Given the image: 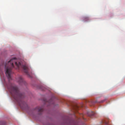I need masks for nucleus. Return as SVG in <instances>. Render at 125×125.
I'll return each mask as SVG.
<instances>
[{
  "label": "nucleus",
  "instance_id": "6",
  "mask_svg": "<svg viewBox=\"0 0 125 125\" xmlns=\"http://www.w3.org/2000/svg\"><path fill=\"white\" fill-rule=\"evenodd\" d=\"M105 100H106V99H105L104 100H102L101 101H99L98 100H97L96 101L94 102V103H103L104 102V101H105Z\"/></svg>",
  "mask_w": 125,
  "mask_h": 125
},
{
  "label": "nucleus",
  "instance_id": "3",
  "mask_svg": "<svg viewBox=\"0 0 125 125\" xmlns=\"http://www.w3.org/2000/svg\"><path fill=\"white\" fill-rule=\"evenodd\" d=\"M36 110L38 111L39 115L41 114L43 111V107L42 106L41 107H37L36 108Z\"/></svg>",
  "mask_w": 125,
  "mask_h": 125
},
{
  "label": "nucleus",
  "instance_id": "7",
  "mask_svg": "<svg viewBox=\"0 0 125 125\" xmlns=\"http://www.w3.org/2000/svg\"><path fill=\"white\" fill-rule=\"evenodd\" d=\"M0 125H6V122L5 121H0Z\"/></svg>",
  "mask_w": 125,
  "mask_h": 125
},
{
  "label": "nucleus",
  "instance_id": "4",
  "mask_svg": "<svg viewBox=\"0 0 125 125\" xmlns=\"http://www.w3.org/2000/svg\"><path fill=\"white\" fill-rule=\"evenodd\" d=\"M16 80L20 84L24 83V81L21 76H20Z\"/></svg>",
  "mask_w": 125,
  "mask_h": 125
},
{
  "label": "nucleus",
  "instance_id": "9",
  "mask_svg": "<svg viewBox=\"0 0 125 125\" xmlns=\"http://www.w3.org/2000/svg\"><path fill=\"white\" fill-rule=\"evenodd\" d=\"M94 103V102H93V101H91L89 103H91L92 104H93V103ZM89 104L90 105V106H92V104H90V103Z\"/></svg>",
  "mask_w": 125,
  "mask_h": 125
},
{
  "label": "nucleus",
  "instance_id": "5",
  "mask_svg": "<svg viewBox=\"0 0 125 125\" xmlns=\"http://www.w3.org/2000/svg\"><path fill=\"white\" fill-rule=\"evenodd\" d=\"M95 114V113L94 112L92 111L89 113L88 115L89 116L92 117V116L94 115Z\"/></svg>",
  "mask_w": 125,
  "mask_h": 125
},
{
  "label": "nucleus",
  "instance_id": "2",
  "mask_svg": "<svg viewBox=\"0 0 125 125\" xmlns=\"http://www.w3.org/2000/svg\"><path fill=\"white\" fill-rule=\"evenodd\" d=\"M15 62V65L17 66V68L20 69L22 68L24 72L29 77H30V75L29 73V69L26 66L22 65L21 63L17 61L16 58H14L11 59L9 61L8 63L4 65V62L2 63L1 66H5V70H6V74L8 78L10 80L11 79L10 74L11 73V70L14 67L13 62Z\"/></svg>",
  "mask_w": 125,
  "mask_h": 125
},
{
  "label": "nucleus",
  "instance_id": "8",
  "mask_svg": "<svg viewBox=\"0 0 125 125\" xmlns=\"http://www.w3.org/2000/svg\"><path fill=\"white\" fill-rule=\"evenodd\" d=\"M84 20L85 21H87L89 20V18L88 17H84Z\"/></svg>",
  "mask_w": 125,
  "mask_h": 125
},
{
  "label": "nucleus",
  "instance_id": "1",
  "mask_svg": "<svg viewBox=\"0 0 125 125\" xmlns=\"http://www.w3.org/2000/svg\"><path fill=\"white\" fill-rule=\"evenodd\" d=\"M7 88L12 96L17 102L22 110L27 111L29 110V107L27 104L22 100L23 96L20 93L17 87L14 84L9 83L7 85Z\"/></svg>",
  "mask_w": 125,
  "mask_h": 125
},
{
  "label": "nucleus",
  "instance_id": "11",
  "mask_svg": "<svg viewBox=\"0 0 125 125\" xmlns=\"http://www.w3.org/2000/svg\"><path fill=\"white\" fill-rule=\"evenodd\" d=\"M50 101H51L50 100H49V102H50Z\"/></svg>",
  "mask_w": 125,
  "mask_h": 125
},
{
  "label": "nucleus",
  "instance_id": "10",
  "mask_svg": "<svg viewBox=\"0 0 125 125\" xmlns=\"http://www.w3.org/2000/svg\"><path fill=\"white\" fill-rule=\"evenodd\" d=\"M107 124H107V123H106V125H107Z\"/></svg>",
  "mask_w": 125,
  "mask_h": 125
}]
</instances>
